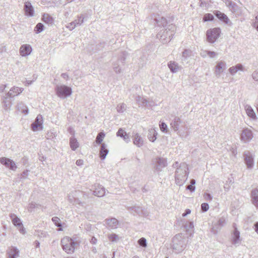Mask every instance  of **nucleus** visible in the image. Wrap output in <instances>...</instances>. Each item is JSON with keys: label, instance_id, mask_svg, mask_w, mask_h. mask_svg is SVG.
I'll return each mask as SVG.
<instances>
[{"label": "nucleus", "instance_id": "obj_1", "mask_svg": "<svg viewBox=\"0 0 258 258\" xmlns=\"http://www.w3.org/2000/svg\"><path fill=\"white\" fill-rule=\"evenodd\" d=\"M189 174L188 165L184 162L179 164L175 172V183L179 186H182L187 179Z\"/></svg>", "mask_w": 258, "mask_h": 258}, {"label": "nucleus", "instance_id": "obj_2", "mask_svg": "<svg viewBox=\"0 0 258 258\" xmlns=\"http://www.w3.org/2000/svg\"><path fill=\"white\" fill-rule=\"evenodd\" d=\"M175 26L173 24L169 25L166 29L161 30L157 34V37L163 43L169 42L174 35Z\"/></svg>", "mask_w": 258, "mask_h": 258}, {"label": "nucleus", "instance_id": "obj_3", "mask_svg": "<svg viewBox=\"0 0 258 258\" xmlns=\"http://www.w3.org/2000/svg\"><path fill=\"white\" fill-rule=\"evenodd\" d=\"M186 241L181 234L175 235L172 239V247L175 252L178 253L182 251L186 247Z\"/></svg>", "mask_w": 258, "mask_h": 258}, {"label": "nucleus", "instance_id": "obj_4", "mask_svg": "<svg viewBox=\"0 0 258 258\" xmlns=\"http://www.w3.org/2000/svg\"><path fill=\"white\" fill-rule=\"evenodd\" d=\"M77 245L79 243L77 241L68 236L64 237L61 240L62 248L68 254L74 253Z\"/></svg>", "mask_w": 258, "mask_h": 258}, {"label": "nucleus", "instance_id": "obj_5", "mask_svg": "<svg viewBox=\"0 0 258 258\" xmlns=\"http://www.w3.org/2000/svg\"><path fill=\"white\" fill-rule=\"evenodd\" d=\"M57 95L60 98H66L72 94V89L66 85L57 86L56 87Z\"/></svg>", "mask_w": 258, "mask_h": 258}, {"label": "nucleus", "instance_id": "obj_6", "mask_svg": "<svg viewBox=\"0 0 258 258\" xmlns=\"http://www.w3.org/2000/svg\"><path fill=\"white\" fill-rule=\"evenodd\" d=\"M221 30L219 28L211 29L207 31V38L210 43H214L219 37Z\"/></svg>", "mask_w": 258, "mask_h": 258}, {"label": "nucleus", "instance_id": "obj_7", "mask_svg": "<svg viewBox=\"0 0 258 258\" xmlns=\"http://www.w3.org/2000/svg\"><path fill=\"white\" fill-rule=\"evenodd\" d=\"M154 168L157 171H161L162 168L165 167L167 165V161L163 158H156L153 161Z\"/></svg>", "mask_w": 258, "mask_h": 258}, {"label": "nucleus", "instance_id": "obj_8", "mask_svg": "<svg viewBox=\"0 0 258 258\" xmlns=\"http://www.w3.org/2000/svg\"><path fill=\"white\" fill-rule=\"evenodd\" d=\"M243 156L247 168L248 169L252 168L254 164V158L252 154L248 151H246L243 153Z\"/></svg>", "mask_w": 258, "mask_h": 258}, {"label": "nucleus", "instance_id": "obj_9", "mask_svg": "<svg viewBox=\"0 0 258 258\" xmlns=\"http://www.w3.org/2000/svg\"><path fill=\"white\" fill-rule=\"evenodd\" d=\"M252 131L248 128H244L242 130L240 135V139L245 143L249 142L253 138Z\"/></svg>", "mask_w": 258, "mask_h": 258}, {"label": "nucleus", "instance_id": "obj_10", "mask_svg": "<svg viewBox=\"0 0 258 258\" xmlns=\"http://www.w3.org/2000/svg\"><path fill=\"white\" fill-rule=\"evenodd\" d=\"M127 210L131 212H134L139 216H147L149 214V213L147 211L143 210L142 208L140 206L127 207Z\"/></svg>", "mask_w": 258, "mask_h": 258}, {"label": "nucleus", "instance_id": "obj_11", "mask_svg": "<svg viewBox=\"0 0 258 258\" xmlns=\"http://www.w3.org/2000/svg\"><path fill=\"white\" fill-rule=\"evenodd\" d=\"M233 227L234 230L232 233V243L237 246L240 244L241 239L240 238V232L235 227V224L233 225Z\"/></svg>", "mask_w": 258, "mask_h": 258}, {"label": "nucleus", "instance_id": "obj_12", "mask_svg": "<svg viewBox=\"0 0 258 258\" xmlns=\"http://www.w3.org/2000/svg\"><path fill=\"white\" fill-rule=\"evenodd\" d=\"M0 163L12 170H15L17 168L15 162L6 157L0 158Z\"/></svg>", "mask_w": 258, "mask_h": 258}, {"label": "nucleus", "instance_id": "obj_13", "mask_svg": "<svg viewBox=\"0 0 258 258\" xmlns=\"http://www.w3.org/2000/svg\"><path fill=\"white\" fill-rule=\"evenodd\" d=\"M136 101L139 105L143 107H151L154 105L153 101H149L140 96L136 97Z\"/></svg>", "mask_w": 258, "mask_h": 258}, {"label": "nucleus", "instance_id": "obj_14", "mask_svg": "<svg viewBox=\"0 0 258 258\" xmlns=\"http://www.w3.org/2000/svg\"><path fill=\"white\" fill-rule=\"evenodd\" d=\"M94 187V190H93L94 196L102 197L105 195V189L102 185L99 184H95Z\"/></svg>", "mask_w": 258, "mask_h": 258}, {"label": "nucleus", "instance_id": "obj_15", "mask_svg": "<svg viewBox=\"0 0 258 258\" xmlns=\"http://www.w3.org/2000/svg\"><path fill=\"white\" fill-rule=\"evenodd\" d=\"M215 15L223 23L227 24L229 26H231L232 23L229 19L228 17L224 13H221L220 11H216L214 13Z\"/></svg>", "mask_w": 258, "mask_h": 258}, {"label": "nucleus", "instance_id": "obj_16", "mask_svg": "<svg viewBox=\"0 0 258 258\" xmlns=\"http://www.w3.org/2000/svg\"><path fill=\"white\" fill-rule=\"evenodd\" d=\"M32 48L29 44H23L20 48L19 52L21 56H26L29 55L32 52Z\"/></svg>", "mask_w": 258, "mask_h": 258}, {"label": "nucleus", "instance_id": "obj_17", "mask_svg": "<svg viewBox=\"0 0 258 258\" xmlns=\"http://www.w3.org/2000/svg\"><path fill=\"white\" fill-rule=\"evenodd\" d=\"M42 116L41 115H38L36 118L35 121L32 123L31 127L33 131H38L40 128L42 129Z\"/></svg>", "mask_w": 258, "mask_h": 258}, {"label": "nucleus", "instance_id": "obj_18", "mask_svg": "<svg viewBox=\"0 0 258 258\" xmlns=\"http://www.w3.org/2000/svg\"><path fill=\"white\" fill-rule=\"evenodd\" d=\"M8 258H17L19 256V250L13 246L9 247L7 251Z\"/></svg>", "mask_w": 258, "mask_h": 258}, {"label": "nucleus", "instance_id": "obj_19", "mask_svg": "<svg viewBox=\"0 0 258 258\" xmlns=\"http://www.w3.org/2000/svg\"><path fill=\"white\" fill-rule=\"evenodd\" d=\"M250 198L251 203L258 209V187L251 191Z\"/></svg>", "mask_w": 258, "mask_h": 258}, {"label": "nucleus", "instance_id": "obj_20", "mask_svg": "<svg viewBox=\"0 0 258 258\" xmlns=\"http://www.w3.org/2000/svg\"><path fill=\"white\" fill-rule=\"evenodd\" d=\"M25 15L28 17H32L34 14V8L30 2H26L24 6Z\"/></svg>", "mask_w": 258, "mask_h": 258}, {"label": "nucleus", "instance_id": "obj_21", "mask_svg": "<svg viewBox=\"0 0 258 258\" xmlns=\"http://www.w3.org/2000/svg\"><path fill=\"white\" fill-rule=\"evenodd\" d=\"M167 66L172 73H176L182 69V67L174 61H170L168 62Z\"/></svg>", "mask_w": 258, "mask_h": 258}, {"label": "nucleus", "instance_id": "obj_22", "mask_svg": "<svg viewBox=\"0 0 258 258\" xmlns=\"http://www.w3.org/2000/svg\"><path fill=\"white\" fill-rule=\"evenodd\" d=\"M23 89L17 87H13L9 92L6 94L7 97L12 98L17 96L22 92Z\"/></svg>", "mask_w": 258, "mask_h": 258}, {"label": "nucleus", "instance_id": "obj_23", "mask_svg": "<svg viewBox=\"0 0 258 258\" xmlns=\"http://www.w3.org/2000/svg\"><path fill=\"white\" fill-rule=\"evenodd\" d=\"M225 68L226 63L224 61H220L218 62L215 67V74L216 76L219 77Z\"/></svg>", "mask_w": 258, "mask_h": 258}, {"label": "nucleus", "instance_id": "obj_24", "mask_svg": "<svg viewBox=\"0 0 258 258\" xmlns=\"http://www.w3.org/2000/svg\"><path fill=\"white\" fill-rule=\"evenodd\" d=\"M105 223L106 225L111 229H115L117 227L118 221L116 218H112L106 219Z\"/></svg>", "mask_w": 258, "mask_h": 258}, {"label": "nucleus", "instance_id": "obj_25", "mask_svg": "<svg viewBox=\"0 0 258 258\" xmlns=\"http://www.w3.org/2000/svg\"><path fill=\"white\" fill-rule=\"evenodd\" d=\"M181 119L179 117L175 116L170 122L171 127L175 132L179 130V124L181 123Z\"/></svg>", "mask_w": 258, "mask_h": 258}, {"label": "nucleus", "instance_id": "obj_26", "mask_svg": "<svg viewBox=\"0 0 258 258\" xmlns=\"http://www.w3.org/2000/svg\"><path fill=\"white\" fill-rule=\"evenodd\" d=\"M133 142L135 145L141 147L143 145L144 141L139 134L136 133L133 136Z\"/></svg>", "mask_w": 258, "mask_h": 258}, {"label": "nucleus", "instance_id": "obj_27", "mask_svg": "<svg viewBox=\"0 0 258 258\" xmlns=\"http://www.w3.org/2000/svg\"><path fill=\"white\" fill-rule=\"evenodd\" d=\"M245 110L247 115L253 120H255L257 118L255 113L253 109L249 105H246L245 106Z\"/></svg>", "mask_w": 258, "mask_h": 258}, {"label": "nucleus", "instance_id": "obj_28", "mask_svg": "<svg viewBox=\"0 0 258 258\" xmlns=\"http://www.w3.org/2000/svg\"><path fill=\"white\" fill-rule=\"evenodd\" d=\"M108 153V150L106 148V145L104 144H101L100 151L99 156L102 160H104Z\"/></svg>", "mask_w": 258, "mask_h": 258}, {"label": "nucleus", "instance_id": "obj_29", "mask_svg": "<svg viewBox=\"0 0 258 258\" xmlns=\"http://www.w3.org/2000/svg\"><path fill=\"white\" fill-rule=\"evenodd\" d=\"M116 136L117 137H120L122 138H123V140L126 142L128 143L130 142V140L128 137V135L127 134V133L121 128H119L117 133Z\"/></svg>", "mask_w": 258, "mask_h": 258}, {"label": "nucleus", "instance_id": "obj_30", "mask_svg": "<svg viewBox=\"0 0 258 258\" xmlns=\"http://www.w3.org/2000/svg\"><path fill=\"white\" fill-rule=\"evenodd\" d=\"M10 217L12 220L13 224L17 227H22V222L19 218L17 217L15 214H11L10 215Z\"/></svg>", "mask_w": 258, "mask_h": 258}, {"label": "nucleus", "instance_id": "obj_31", "mask_svg": "<svg viewBox=\"0 0 258 258\" xmlns=\"http://www.w3.org/2000/svg\"><path fill=\"white\" fill-rule=\"evenodd\" d=\"M191 51L189 49H186L182 53L181 61L183 63L184 62H188V59L191 55Z\"/></svg>", "mask_w": 258, "mask_h": 258}, {"label": "nucleus", "instance_id": "obj_32", "mask_svg": "<svg viewBox=\"0 0 258 258\" xmlns=\"http://www.w3.org/2000/svg\"><path fill=\"white\" fill-rule=\"evenodd\" d=\"M243 68L242 65L240 63H238L235 66L230 67L229 69V71L232 75H234L238 71H243Z\"/></svg>", "mask_w": 258, "mask_h": 258}, {"label": "nucleus", "instance_id": "obj_33", "mask_svg": "<svg viewBox=\"0 0 258 258\" xmlns=\"http://www.w3.org/2000/svg\"><path fill=\"white\" fill-rule=\"evenodd\" d=\"M158 26H162L164 28L166 26L167 22L166 19L163 17H158L155 19Z\"/></svg>", "mask_w": 258, "mask_h": 258}, {"label": "nucleus", "instance_id": "obj_34", "mask_svg": "<svg viewBox=\"0 0 258 258\" xmlns=\"http://www.w3.org/2000/svg\"><path fill=\"white\" fill-rule=\"evenodd\" d=\"M157 135V133L154 128H150L149 130L148 138L150 141L154 142L156 140Z\"/></svg>", "mask_w": 258, "mask_h": 258}, {"label": "nucleus", "instance_id": "obj_35", "mask_svg": "<svg viewBox=\"0 0 258 258\" xmlns=\"http://www.w3.org/2000/svg\"><path fill=\"white\" fill-rule=\"evenodd\" d=\"M70 145L72 150L75 151L79 147V143L77 139L74 137H71L70 138Z\"/></svg>", "mask_w": 258, "mask_h": 258}, {"label": "nucleus", "instance_id": "obj_36", "mask_svg": "<svg viewBox=\"0 0 258 258\" xmlns=\"http://www.w3.org/2000/svg\"><path fill=\"white\" fill-rule=\"evenodd\" d=\"M42 20L48 24H52L53 23L52 17L48 14H44L42 17Z\"/></svg>", "mask_w": 258, "mask_h": 258}, {"label": "nucleus", "instance_id": "obj_37", "mask_svg": "<svg viewBox=\"0 0 258 258\" xmlns=\"http://www.w3.org/2000/svg\"><path fill=\"white\" fill-rule=\"evenodd\" d=\"M85 17L83 15H80L78 17V19L73 21V24H74V26L77 27L81 25L84 21Z\"/></svg>", "mask_w": 258, "mask_h": 258}, {"label": "nucleus", "instance_id": "obj_38", "mask_svg": "<svg viewBox=\"0 0 258 258\" xmlns=\"http://www.w3.org/2000/svg\"><path fill=\"white\" fill-rule=\"evenodd\" d=\"M18 109L19 111L27 114L28 113V109L27 107L22 103H19L17 105Z\"/></svg>", "mask_w": 258, "mask_h": 258}, {"label": "nucleus", "instance_id": "obj_39", "mask_svg": "<svg viewBox=\"0 0 258 258\" xmlns=\"http://www.w3.org/2000/svg\"><path fill=\"white\" fill-rule=\"evenodd\" d=\"M52 221L55 226L59 228L58 230L59 231L62 230L61 221L59 218L57 217H54L52 218Z\"/></svg>", "mask_w": 258, "mask_h": 258}, {"label": "nucleus", "instance_id": "obj_40", "mask_svg": "<svg viewBox=\"0 0 258 258\" xmlns=\"http://www.w3.org/2000/svg\"><path fill=\"white\" fill-rule=\"evenodd\" d=\"M8 98V97H7L6 95L3 97L2 103L5 109H8L11 106V102L7 100Z\"/></svg>", "mask_w": 258, "mask_h": 258}, {"label": "nucleus", "instance_id": "obj_41", "mask_svg": "<svg viewBox=\"0 0 258 258\" xmlns=\"http://www.w3.org/2000/svg\"><path fill=\"white\" fill-rule=\"evenodd\" d=\"M190 184L187 185L186 186V189L190 190L191 192H194L195 191L196 187V180L194 179H192L190 181Z\"/></svg>", "mask_w": 258, "mask_h": 258}, {"label": "nucleus", "instance_id": "obj_42", "mask_svg": "<svg viewBox=\"0 0 258 258\" xmlns=\"http://www.w3.org/2000/svg\"><path fill=\"white\" fill-rule=\"evenodd\" d=\"M105 137V134L103 132L99 133L96 138L95 142L97 144H101L104 138Z\"/></svg>", "mask_w": 258, "mask_h": 258}, {"label": "nucleus", "instance_id": "obj_43", "mask_svg": "<svg viewBox=\"0 0 258 258\" xmlns=\"http://www.w3.org/2000/svg\"><path fill=\"white\" fill-rule=\"evenodd\" d=\"M126 109V105L125 103H121L117 105L116 107L117 111L119 113L123 112Z\"/></svg>", "mask_w": 258, "mask_h": 258}, {"label": "nucleus", "instance_id": "obj_44", "mask_svg": "<svg viewBox=\"0 0 258 258\" xmlns=\"http://www.w3.org/2000/svg\"><path fill=\"white\" fill-rule=\"evenodd\" d=\"M43 29H44L43 25L41 23H39L35 26V27L34 28V31L36 33L38 34V33L41 32L43 30Z\"/></svg>", "mask_w": 258, "mask_h": 258}, {"label": "nucleus", "instance_id": "obj_45", "mask_svg": "<svg viewBox=\"0 0 258 258\" xmlns=\"http://www.w3.org/2000/svg\"><path fill=\"white\" fill-rule=\"evenodd\" d=\"M184 227L187 231H189L194 228V223L192 222H188L184 225Z\"/></svg>", "mask_w": 258, "mask_h": 258}, {"label": "nucleus", "instance_id": "obj_46", "mask_svg": "<svg viewBox=\"0 0 258 258\" xmlns=\"http://www.w3.org/2000/svg\"><path fill=\"white\" fill-rule=\"evenodd\" d=\"M214 20V16L211 14H207L203 17V21L205 22L212 21Z\"/></svg>", "mask_w": 258, "mask_h": 258}, {"label": "nucleus", "instance_id": "obj_47", "mask_svg": "<svg viewBox=\"0 0 258 258\" xmlns=\"http://www.w3.org/2000/svg\"><path fill=\"white\" fill-rule=\"evenodd\" d=\"M138 243L140 246L145 247L147 246L146 239L142 237L138 240Z\"/></svg>", "mask_w": 258, "mask_h": 258}, {"label": "nucleus", "instance_id": "obj_48", "mask_svg": "<svg viewBox=\"0 0 258 258\" xmlns=\"http://www.w3.org/2000/svg\"><path fill=\"white\" fill-rule=\"evenodd\" d=\"M160 128L161 131L163 132H167V125L166 124L163 122H162L160 123Z\"/></svg>", "mask_w": 258, "mask_h": 258}, {"label": "nucleus", "instance_id": "obj_49", "mask_svg": "<svg viewBox=\"0 0 258 258\" xmlns=\"http://www.w3.org/2000/svg\"><path fill=\"white\" fill-rule=\"evenodd\" d=\"M74 195L76 196V194H75L74 192L70 194L68 196V201L69 202L72 204H74V200H75V198L74 197Z\"/></svg>", "mask_w": 258, "mask_h": 258}, {"label": "nucleus", "instance_id": "obj_50", "mask_svg": "<svg viewBox=\"0 0 258 258\" xmlns=\"http://www.w3.org/2000/svg\"><path fill=\"white\" fill-rule=\"evenodd\" d=\"M217 223L218 225L221 227L224 226L226 223L225 218L223 217L220 218L218 221Z\"/></svg>", "mask_w": 258, "mask_h": 258}, {"label": "nucleus", "instance_id": "obj_51", "mask_svg": "<svg viewBox=\"0 0 258 258\" xmlns=\"http://www.w3.org/2000/svg\"><path fill=\"white\" fill-rule=\"evenodd\" d=\"M209 208V205L207 203H203L201 205V210L203 212H207Z\"/></svg>", "mask_w": 258, "mask_h": 258}, {"label": "nucleus", "instance_id": "obj_52", "mask_svg": "<svg viewBox=\"0 0 258 258\" xmlns=\"http://www.w3.org/2000/svg\"><path fill=\"white\" fill-rule=\"evenodd\" d=\"M117 235L115 234H111L108 235V238L111 241H115L117 238Z\"/></svg>", "mask_w": 258, "mask_h": 258}, {"label": "nucleus", "instance_id": "obj_53", "mask_svg": "<svg viewBox=\"0 0 258 258\" xmlns=\"http://www.w3.org/2000/svg\"><path fill=\"white\" fill-rule=\"evenodd\" d=\"M252 26L258 31V15L255 17L254 21L253 22Z\"/></svg>", "mask_w": 258, "mask_h": 258}, {"label": "nucleus", "instance_id": "obj_54", "mask_svg": "<svg viewBox=\"0 0 258 258\" xmlns=\"http://www.w3.org/2000/svg\"><path fill=\"white\" fill-rule=\"evenodd\" d=\"M113 69L115 73H120L121 72L120 68L118 67L117 63H114L113 64Z\"/></svg>", "mask_w": 258, "mask_h": 258}, {"label": "nucleus", "instance_id": "obj_55", "mask_svg": "<svg viewBox=\"0 0 258 258\" xmlns=\"http://www.w3.org/2000/svg\"><path fill=\"white\" fill-rule=\"evenodd\" d=\"M206 53L211 58L214 57L217 55V53L214 51H206Z\"/></svg>", "mask_w": 258, "mask_h": 258}, {"label": "nucleus", "instance_id": "obj_56", "mask_svg": "<svg viewBox=\"0 0 258 258\" xmlns=\"http://www.w3.org/2000/svg\"><path fill=\"white\" fill-rule=\"evenodd\" d=\"M75 205H80V206H83L84 203L81 202V201L77 198H76L75 200H74V204Z\"/></svg>", "mask_w": 258, "mask_h": 258}, {"label": "nucleus", "instance_id": "obj_57", "mask_svg": "<svg viewBox=\"0 0 258 258\" xmlns=\"http://www.w3.org/2000/svg\"><path fill=\"white\" fill-rule=\"evenodd\" d=\"M204 197L206 200L211 201L212 200V196L209 193H205Z\"/></svg>", "mask_w": 258, "mask_h": 258}, {"label": "nucleus", "instance_id": "obj_58", "mask_svg": "<svg viewBox=\"0 0 258 258\" xmlns=\"http://www.w3.org/2000/svg\"><path fill=\"white\" fill-rule=\"evenodd\" d=\"M252 77L254 81H258V72H253L252 74Z\"/></svg>", "mask_w": 258, "mask_h": 258}, {"label": "nucleus", "instance_id": "obj_59", "mask_svg": "<svg viewBox=\"0 0 258 258\" xmlns=\"http://www.w3.org/2000/svg\"><path fill=\"white\" fill-rule=\"evenodd\" d=\"M36 204L35 203H31L28 207V211L32 212V210L35 208Z\"/></svg>", "mask_w": 258, "mask_h": 258}, {"label": "nucleus", "instance_id": "obj_60", "mask_svg": "<svg viewBox=\"0 0 258 258\" xmlns=\"http://www.w3.org/2000/svg\"><path fill=\"white\" fill-rule=\"evenodd\" d=\"M126 53L125 52H122V55H121V56L120 57V59L121 62L122 63H124V61H125V60L126 59Z\"/></svg>", "mask_w": 258, "mask_h": 258}, {"label": "nucleus", "instance_id": "obj_61", "mask_svg": "<svg viewBox=\"0 0 258 258\" xmlns=\"http://www.w3.org/2000/svg\"><path fill=\"white\" fill-rule=\"evenodd\" d=\"M228 6L229 7H231L233 10H235V7L236 6V5L234 2H233L232 1H229L228 2Z\"/></svg>", "mask_w": 258, "mask_h": 258}, {"label": "nucleus", "instance_id": "obj_62", "mask_svg": "<svg viewBox=\"0 0 258 258\" xmlns=\"http://www.w3.org/2000/svg\"><path fill=\"white\" fill-rule=\"evenodd\" d=\"M191 213V211L190 210L188 209H186L185 210V212L184 213H183L182 214V216L183 217H185V216H186L187 215L189 214L190 213Z\"/></svg>", "mask_w": 258, "mask_h": 258}, {"label": "nucleus", "instance_id": "obj_63", "mask_svg": "<svg viewBox=\"0 0 258 258\" xmlns=\"http://www.w3.org/2000/svg\"><path fill=\"white\" fill-rule=\"evenodd\" d=\"M76 27L74 26V24H73V22L70 23L67 26V28H69L70 30H73Z\"/></svg>", "mask_w": 258, "mask_h": 258}, {"label": "nucleus", "instance_id": "obj_64", "mask_svg": "<svg viewBox=\"0 0 258 258\" xmlns=\"http://www.w3.org/2000/svg\"><path fill=\"white\" fill-rule=\"evenodd\" d=\"M28 172H29V171L27 170L24 171L22 172V175H21L22 177L24 178H26L27 177V176L28 175Z\"/></svg>", "mask_w": 258, "mask_h": 258}]
</instances>
